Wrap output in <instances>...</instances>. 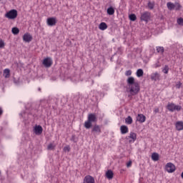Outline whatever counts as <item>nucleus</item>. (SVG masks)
I'll return each instance as SVG.
<instances>
[{
    "instance_id": "f257e3e1",
    "label": "nucleus",
    "mask_w": 183,
    "mask_h": 183,
    "mask_svg": "<svg viewBox=\"0 0 183 183\" xmlns=\"http://www.w3.org/2000/svg\"><path fill=\"white\" fill-rule=\"evenodd\" d=\"M97 122L98 118L97 117V114L94 113L89 114L87 121L84 122V127L86 128V129H89L92 127V123Z\"/></svg>"
},
{
    "instance_id": "f03ea898",
    "label": "nucleus",
    "mask_w": 183,
    "mask_h": 183,
    "mask_svg": "<svg viewBox=\"0 0 183 183\" xmlns=\"http://www.w3.org/2000/svg\"><path fill=\"white\" fill-rule=\"evenodd\" d=\"M139 91H141L139 83H134V84L129 86V92L132 95V97L138 95Z\"/></svg>"
},
{
    "instance_id": "7ed1b4c3",
    "label": "nucleus",
    "mask_w": 183,
    "mask_h": 183,
    "mask_svg": "<svg viewBox=\"0 0 183 183\" xmlns=\"http://www.w3.org/2000/svg\"><path fill=\"white\" fill-rule=\"evenodd\" d=\"M140 21L144 22H149L151 21V12L149 11H144V13L141 14Z\"/></svg>"
},
{
    "instance_id": "20e7f679",
    "label": "nucleus",
    "mask_w": 183,
    "mask_h": 183,
    "mask_svg": "<svg viewBox=\"0 0 183 183\" xmlns=\"http://www.w3.org/2000/svg\"><path fill=\"white\" fill-rule=\"evenodd\" d=\"M167 109L170 112H174V111H181V109H182V107L179 105H176L174 103H168Z\"/></svg>"
},
{
    "instance_id": "39448f33",
    "label": "nucleus",
    "mask_w": 183,
    "mask_h": 183,
    "mask_svg": "<svg viewBox=\"0 0 183 183\" xmlns=\"http://www.w3.org/2000/svg\"><path fill=\"white\" fill-rule=\"evenodd\" d=\"M5 16L9 19H15L18 16V11L11 9L5 14Z\"/></svg>"
},
{
    "instance_id": "423d86ee",
    "label": "nucleus",
    "mask_w": 183,
    "mask_h": 183,
    "mask_svg": "<svg viewBox=\"0 0 183 183\" xmlns=\"http://www.w3.org/2000/svg\"><path fill=\"white\" fill-rule=\"evenodd\" d=\"M177 168L175 167V164L171 162H169L165 166V170L167 171L169 174H172V172H175Z\"/></svg>"
},
{
    "instance_id": "0eeeda50",
    "label": "nucleus",
    "mask_w": 183,
    "mask_h": 183,
    "mask_svg": "<svg viewBox=\"0 0 183 183\" xmlns=\"http://www.w3.org/2000/svg\"><path fill=\"white\" fill-rule=\"evenodd\" d=\"M102 132V130H101V126L95 124L92 128V134L93 135H99Z\"/></svg>"
},
{
    "instance_id": "6e6552de",
    "label": "nucleus",
    "mask_w": 183,
    "mask_h": 183,
    "mask_svg": "<svg viewBox=\"0 0 183 183\" xmlns=\"http://www.w3.org/2000/svg\"><path fill=\"white\" fill-rule=\"evenodd\" d=\"M47 25L49 26H55L56 25V17H49L47 19Z\"/></svg>"
},
{
    "instance_id": "1a4fd4ad",
    "label": "nucleus",
    "mask_w": 183,
    "mask_h": 183,
    "mask_svg": "<svg viewBox=\"0 0 183 183\" xmlns=\"http://www.w3.org/2000/svg\"><path fill=\"white\" fill-rule=\"evenodd\" d=\"M43 65L45 68H50V66H52V59H51V57L44 59L43 61Z\"/></svg>"
},
{
    "instance_id": "9d476101",
    "label": "nucleus",
    "mask_w": 183,
    "mask_h": 183,
    "mask_svg": "<svg viewBox=\"0 0 183 183\" xmlns=\"http://www.w3.org/2000/svg\"><path fill=\"white\" fill-rule=\"evenodd\" d=\"M129 144H132L137 141V134L134 132H130L129 135L127 137Z\"/></svg>"
},
{
    "instance_id": "9b49d317",
    "label": "nucleus",
    "mask_w": 183,
    "mask_h": 183,
    "mask_svg": "<svg viewBox=\"0 0 183 183\" xmlns=\"http://www.w3.org/2000/svg\"><path fill=\"white\" fill-rule=\"evenodd\" d=\"M83 183H95V179L90 175H87L84 177Z\"/></svg>"
},
{
    "instance_id": "f8f14e48",
    "label": "nucleus",
    "mask_w": 183,
    "mask_h": 183,
    "mask_svg": "<svg viewBox=\"0 0 183 183\" xmlns=\"http://www.w3.org/2000/svg\"><path fill=\"white\" fill-rule=\"evenodd\" d=\"M23 41L24 42H31L32 41V36L29 33H26L23 36Z\"/></svg>"
},
{
    "instance_id": "ddd939ff",
    "label": "nucleus",
    "mask_w": 183,
    "mask_h": 183,
    "mask_svg": "<svg viewBox=\"0 0 183 183\" xmlns=\"http://www.w3.org/2000/svg\"><path fill=\"white\" fill-rule=\"evenodd\" d=\"M160 76L161 75L156 71L151 74V79L152 81H159Z\"/></svg>"
},
{
    "instance_id": "4468645a",
    "label": "nucleus",
    "mask_w": 183,
    "mask_h": 183,
    "mask_svg": "<svg viewBox=\"0 0 183 183\" xmlns=\"http://www.w3.org/2000/svg\"><path fill=\"white\" fill-rule=\"evenodd\" d=\"M146 120L147 117L144 114H138V116L137 117V121L140 122V124L145 122Z\"/></svg>"
},
{
    "instance_id": "2eb2a0df",
    "label": "nucleus",
    "mask_w": 183,
    "mask_h": 183,
    "mask_svg": "<svg viewBox=\"0 0 183 183\" xmlns=\"http://www.w3.org/2000/svg\"><path fill=\"white\" fill-rule=\"evenodd\" d=\"M42 131H44V129H42L39 125L34 127V132L36 135H41V134H42Z\"/></svg>"
},
{
    "instance_id": "dca6fc26",
    "label": "nucleus",
    "mask_w": 183,
    "mask_h": 183,
    "mask_svg": "<svg viewBox=\"0 0 183 183\" xmlns=\"http://www.w3.org/2000/svg\"><path fill=\"white\" fill-rule=\"evenodd\" d=\"M175 127H176L177 131H182V129H183V122L179 121V122H176Z\"/></svg>"
},
{
    "instance_id": "f3484780",
    "label": "nucleus",
    "mask_w": 183,
    "mask_h": 183,
    "mask_svg": "<svg viewBox=\"0 0 183 183\" xmlns=\"http://www.w3.org/2000/svg\"><path fill=\"white\" fill-rule=\"evenodd\" d=\"M134 84H138V82L135 81V79L133 76H130L127 79L128 86H129V85H134Z\"/></svg>"
},
{
    "instance_id": "a211bd4d",
    "label": "nucleus",
    "mask_w": 183,
    "mask_h": 183,
    "mask_svg": "<svg viewBox=\"0 0 183 183\" xmlns=\"http://www.w3.org/2000/svg\"><path fill=\"white\" fill-rule=\"evenodd\" d=\"M120 131H121V134H128V127L126 125H122L120 127Z\"/></svg>"
},
{
    "instance_id": "6ab92c4d",
    "label": "nucleus",
    "mask_w": 183,
    "mask_h": 183,
    "mask_svg": "<svg viewBox=\"0 0 183 183\" xmlns=\"http://www.w3.org/2000/svg\"><path fill=\"white\" fill-rule=\"evenodd\" d=\"M106 177L108 179H112L114 178V172L109 169L106 172Z\"/></svg>"
},
{
    "instance_id": "aec40b11",
    "label": "nucleus",
    "mask_w": 183,
    "mask_h": 183,
    "mask_svg": "<svg viewBox=\"0 0 183 183\" xmlns=\"http://www.w3.org/2000/svg\"><path fill=\"white\" fill-rule=\"evenodd\" d=\"M107 28H108V25H107V23H105V22H102L99 25V29H100L101 31H105V29H107Z\"/></svg>"
},
{
    "instance_id": "412c9836",
    "label": "nucleus",
    "mask_w": 183,
    "mask_h": 183,
    "mask_svg": "<svg viewBox=\"0 0 183 183\" xmlns=\"http://www.w3.org/2000/svg\"><path fill=\"white\" fill-rule=\"evenodd\" d=\"M114 14H115V9H114V7L110 6L107 9L108 15H114Z\"/></svg>"
},
{
    "instance_id": "4be33fe9",
    "label": "nucleus",
    "mask_w": 183,
    "mask_h": 183,
    "mask_svg": "<svg viewBox=\"0 0 183 183\" xmlns=\"http://www.w3.org/2000/svg\"><path fill=\"white\" fill-rule=\"evenodd\" d=\"M167 6L168 9H169V11H173V9H175V4H174L172 2H168L167 4Z\"/></svg>"
},
{
    "instance_id": "5701e85b",
    "label": "nucleus",
    "mask_w": 183,
    "mask_h": 183,
    "mask_svg": "<svg viewBox=\"0 0 183 183\" xmlns=\"http://www.w3.org/2000/svg\"><path fill=\"white\" fill-rule=\"evenodd\" d=\"M152 159L153 161H158L159 159V154L158 153L154 152L152 154Z\"/></svg>"
},
{
    "instance_id": "b1692460",
    "label": "nucleus",
    "mask_w": 183,
    "mask_h": 183,
    "mask_svg": "<svg viewBox=\"0 0 183 183\" xmlns=\"http://www.w3.org/2000/svg\"><path fill=\"white\" fill-rule=\"evenodd\" d=\"M56 145L54 144V143H50L48 146H47V149L48 151H54V149H55Z\"/></svg>"
},
{
    "instance_id": "393cba45",
    "label": "nucleus",
    "mask_w": 183,
    "mask_h": 183,
    "mask_svg": "<svg viewBox=\"0 0 183 183\" xmlns=\"http://www.w3.org/2000/svg\"><path fill=\"white\" fill-rule=\"evenodd\" d=\"M10 72H11V71L9 70V69H4V76L5 77V78H9V76H10Z\"/></svg>"
},
{
    "instance_id": "a878e982",
    "label": "nucleus",
    "mask_w": 183,
    "mask_h": 183,
    "mask_svg": "<svg viewBox=\"0 0 183 183\" xmlns=\"http://www.w3.org/2000/svg\"><path fill=\"white\" fill-rule=\"evenodd\" d=\"M144 75V70H142V69H139L137 71V76H138V78H141V76H142Z\"/></svg>"
},
{
    "instance_id": "bb28decb",
    "label": "nucleus",
    "mask_w": 183,
    "mask_h": 183,
    "mask_svg": "<svg viewBox=\"0 0 183 183\" xmlns=\"http://www.w3.org/2000/svg\"><path fill=\"white\" fill-rule=\"evenodd\" d=\"M156 50L157 52H158L159 54V52H161L162 54H164V52H165V49L164 48V46H157Z\"/></svg>"
},
{
    "instance_id": "cd10ccee",
    "label": "nucleus",
    "mask_w": 183,
    "mask_h": 183,
    "mask_svg": "<svg viewBox=\"0 0 183 183\" xmlns=\"http://www.w3.org/2000/svg\"><path fill=\"white\" fill-rule=\"evenodd\" d=\"M147 6H148L149 9L152 10V9H154V8H155V3L149 1L147 4Z\"/></svg>"
},
{
    "instance_id": "c85d7f7f",
    "label": "nucleus",
    "mask_w": 183,
    "mask_h": 183,
    "mask_svg": "<svg viewBox=\"0 0 183 183\" xmlns=\"http://www.w3.org/2000/svg\"><path fill=\"white\" fill-rule=\"evenodd\" d=\"M125 122L127 124V125H131L132 124V117L131 116H129L125 119Z\"/></svg>"
},
{
    "instance_id": "c756f323",
    "label": "nucleus",
    "mask_w": 183,
    "mask_h": 183,
    "mask_svg": "<svg viewBox=\"0 0 183 183\" xmlns=\"http://www.w3.org/2000/svg\"><path fill=\"white\" fill-rule=\"evenodd\" d=\"M11 31L14 35H18V34H19V29L17 27H14L12 28Z\"/></svg>"
},
{
    "instance_id": "7c9ffc66",
    "label": "nucleus",
    "mask_w": 183,
    "mask_h": 183,
    "mask_svg": "<svg viewBox=\"0 0 183 183\" xmlns=\"http://www.w3.org/2000/svg\"><path fill=\"white\" fill-rule=\"evenodd\" d=\"M129 18L130 19V21H132L133 22L137 21V15H135L134 14H132L129 16Z\"/></svg>"
},
{
    "instance_id": "2f4dec72",
    "label": "nucleus",
    "mask_w": 183,
    "mask_h": 183,
    "mask_svg": "<svg viewBox=\"0 0 183 183\" xmlns=\"http://www.w3.org/2000/svg\"><path fill=\"white\" fill-rule=\"evenodd\" d=\"M168 71H169V66H168V65H165L162 69V72H164V74H168Z\"/></svg>"
},
{
    "instance_id": "473e14b6",
    "label": "nucleus",
    "mask_w": 183,
    "mask_h": 183,
    "mask_svg": "<svg viewBox=\"0 0 183 183\" xmlns=\"http://www.w3.org/2000/svg\"><path fill=\"white\" fill-rule=\"evenodd\" d=\"M174 6H175L174 9L176 11H179L182 8L181 4H179V3H175Z\"/></svg>"
},
{
    "instance_id": "72a5a7b5",
    "label": "nucleus",
    "mask_w": 183,
    "mask_h": 183,
    "mask_svg": "<svg viewBox=\"0 0 183 183\" xmlns=\"http://www.w3.org/2000/svg\"><path fill=\"white\" fill-rule=\"evenodd\" d=\"M64 152H69L71 151V147L69 146H66L63 149Z\"/></svg>"
},
{
    "instance_id": "f704fd0d",
    "label": "nucleus",
    "mask_w": 183,
    "mask_h": 183,
    "mask_svg": "<svg viewBox=\"0 0 183 183\" xmlns=\"http://www.w3.org/2000/svg\"><path fill=\"white\" fill-rule=\"evenodd\" d=\"M125 75L126 76H131V75H132V71L131 70H128L125 72Z\"/></svg>"
},
{
    "instance_id": "c9c22d12",
    "label": "nucleus",
    "mask_w": 183,
    "mask_h": 183,
    "mask_svg": "<svg viewBox=\"0 0 183 183\" xmlns=\"http://www.w3.org/2000/svg\"><path fill=\"white\" fill-rule=\"evenodd\" d=\"M177 24H179V25H183V19L182 18H179L178 19H177Z\"/></svg>"
},
{
    "instance_id": "e433bc0d",
    "label": "nucleus",
    "mask_w": 183,
    "mask_h": 183,
    "mask_svg": "<svg viewBox=\"0 0 183 183\" xmlns=\"http://www.w3.org/2000/svg\"><path fill=\"white\" fill-rule=\"evenodd\" d=\"M161 66V64L159 61H157L156 64H154V68H159Z\"/></svg>"
},
{
    "instance_id": "4c0bfd02",
    "label": "nucleus",
    "mask_w": 183,
    "mask_h": 183,
    "mask_svg": "<svg viewBox=\"0 0 183 183\" xmlns=\"http://www.w3.org/2000/svg\"><path fill=\"white\" fill-rule=\"evenodd\" d=\"M4 46H5V43L4 41L0 40V48H4Z\"/></svg>"
},
{
    "instance_id": "58836bf2",
    "label": "nucleus",
    "mask_w": 183,
    "mask_h": 183,
    "mask_svg": "<svg viewBox=\"0 0 183 183\" xmlns=\"http://www.w3.org/2000/svg\"><path fill=\"white\" fill-rule=\"evenodd\" d=\"M132 164V162H129L127 164V167L128 168H129V167H131V165Z\"/></svg>"
},
{
    "instance_id": "ea45409f",
    "label": "nucleus",
    "mask_w": 183,
    "mask_h": 183,
    "mask_svg": "<svg viewBox=\"0 0 183 183\" xmlns=\"http://www.w3.org/2000/svg\"><path fill=\"white\" fill-rule=\"evenodd\" d=\"M181 85H182V83H179L176 85L177 88H178L179 89L181 88Z\"/></svg>"
},
{
    "instance_id": "a19ab883",
    "label": "nucleus",
    "mask_w": 183,
    "mask_h": 183,
    "mask_svg": "<svg viewBox=\"0 0 183 183\" xmlns=\"http://www.w3.org/2000/svg\"><path fill=\"white\" fill-rule=\"evenodd\" d=\"M71 141H73V142H75V136L73 135L72 137L71 138Z\"/></svg>"
},
{
    "instance_id": "79ce46f5",
    "label": "nucleus",
    "mask_w": 183,
    "mask_h": 183,
    "mask_svg": "<svg viewBox=\"0 0 183 183\" xmlns=\"http://www.w3.org/2000/svg\"><path fill=\"white\" fill-rule=\"evenodd\" d=\"M4 114V110H2V108L0 107V117Z\"/></svg>"
},
{
    "instance_id": "37998d69",
    "label": "nucleus",
    "mask_w": 183,
    "mask_h": 183,
    "mask_svg": "<svg viewBox=\"0 0 183 183\" xmlns=\"http://www.w3.org/2000/svg\"><path fill=\"white\" fill-rule=\"evenodd\" d=\"M154 112L155 114H158V112H159V109H155Z\"/></svg>"
},
{
    "instance_id": "c03bdc74",
    "label": "nucleus",
    "mask_w": 183,
    "mask_h": 183,
    "mask_svg": "<svg viewBox=\"0 0 183 183\" xmlns=\"http://www.w3.org/2000/svg\"><path fill=\"white\" fill-rule=\"evenodd\" d=\"M181 177H182V178L183 179V172H182Z\"/></svg>"
},
{
    "instance_id": "a18cd8bd",
    "label": "nucleus",
    "mask_w": 183,
    "mask_h": 183,
    "mask_svg": "<svg viewBox=\"0 0 183 183\" xmlns=\"http://www.w3.org/2000/svg\"><path fill=\"white\" fill-rule=\"evenodd\" d=\"M39 91H41V88H39Z\"/></svg>"
}]
</instances>
